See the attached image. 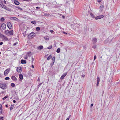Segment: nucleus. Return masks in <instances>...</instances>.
I'll return each instance as SVG.
<instances>
[{
	"label": "nucleus",
	"instance_id": "obj_1",
	"mask_svg": "<svg viewBox=\"0 0 120 120\" xmlns=\"http://www.w3.org/2000/svg\"><path fill=\"white\" fill-rule=\"evenodd\" d=\"M7 88V85L5 83H0V88L1 89L4 90Z\"/></svg>",
	"mask_w": 120,
	"mask_h": 120
},
{
	"label": "nucleus",
	"instance_id": "obj_2",
	"mask_svg": "<svg viewBox=\"0 0 120 120\" xmlns=\"http://www.w3.org/2000/svg\"><path fill=\"white\" fill-rule=\"evenodd\" d=\"M0 38L6 40H8V38L6 37L4 35L2 34L0 32Z\"/></svg>",
	"mask_w": 120,
	"mask_h": 120
},
{
	"label": "nucleus",
	"instance_id": "obj_3",
	"mask_svg": "<svg viewBox=\"0 0 120 120\" xmlns=\"http://www.w3.org/2000/svg\"><path fill=\"white\" fill-rule=\"evenodd\" d=\"M7 26L8 27V28L10 29L12 27V24L10 22H8L7 23Z\"/></svg>",
	"mask_w": 120,
	"mask_h": 120
},
{
	"label": "nucleus",
	"instance_id": "obj_4",
	"mask_svg": "<svg viewBox=\"0 0 120 120\" xmlns=\"http://www.w3.org/2000/svg\"><path fill=\"white\" fill-rule=\"evenodd\" d=\"M17 71L18 72H21L22 71V69L21 67H18L17 69Z\"/></svg>",
	"mask_w": 120,
	"mask_h": 120
},
{
	"label": "nucleus",
	"instance_id": "obj_5",
	"mask_svg": "<svg viewBox=\"0 0 120 120\" xmlns=\"http://www.w3.org/2000/svg\"><path fill=\"white\" fill-rule=\"evenodd\" d=\"M104 17V16L103 15H99L96 17L95 18V19L96 20H98Z\"/></svg>",
	"mask_w": 120,
	"mask_h": 120
},
{
	"label": "nucleus",
	"instance_id": "obj_6",
	"mask_svg": "<svg viewBox=\"0 0 120 120\" xmlns=\"http://www.w3.org/2000/svg\"><path fill=\"white\" fill-rule=\"evenodd\" d=\"M10 71V69L8 68L4 72V74L5 75H7L9 73Z\"/></svg>",
	"mask_w": 120,
	"mask_h": 120
},
{
	"label": "nucleus",
	"instance_id": "obj_7",
	"mask_svg": "<svg viewBox=\"0 0 120 120\" xmlns=\"http://www.w3.org/2000/svg\"><path fill=\"white\" fill-rule=\"evenodd\" d=\"M1 27L3 30H4L6 28V25L4 23H3L1 25Z\"/></svg>",
	"mask_w": 120,
	"mask_h": 120
},
{
	"label": "nucleus",
	"instance_id": "obj_8",
	"mask_svg": "<svg viewBox=\"0 0 120 120\" xmlns=\"http://www.w3.org/2000/svg\"><path fill=\"white\" fill-rule=\"evenodd\" d=\"M67 74V73H66L63 74L60 78V79H62L64 78Z\"/></svg>",
	"mask_w": 120,
	"mask_h": 120
},
{
	"label": "nucleus",
	"instance_id": "obj_9",
	"mask_svg": "<svg viewBox=\"0 0 120 120\" xmlns=\"http://www.w3.org/2000/svg\"><path fill=\"white\" fill-rule=\"evenodd\" d=\"M10 19H11V20L16 21H18V19L16 17H11L10 18Z\"/></svg>",
	"mask_w": 120,
	"mask_h": 120
},
{
	"label": "nucleus",
	"instance_id": "obj_10",
	"mask_svg": "<svg viewBox=\"0 0 120 120\" xmlns=\"http://www.w3.org/2000/svg\"><path fill=\"white\" fill-rule=\"evenodd\" d=\"M35 33L34 32H32L30 33L28 35V36L30 37H31L33 36H34L35 35Z\"/></svg>",
	"mask_w": 120,
	"mask_h": 120
},
{
	"label": "nucleus",
	"instance_id": "obj_11",
	"mask_svg": "<svg viewBox=\"0 0 120 120\" xmlns=\"http://www.w3.org/2000/svg\"><path fill=\"white\" fill-rule=\"evenodd\" d=\"M11 79L14 81H16L17 80V79L15 76H12L11 77Z\"/></svg>",
	"mask_w": 120,
	"mask_h": 120
},
{
	"label": "nucleus",
	"instance_id": "obj_12",
	"mask_svg": "<svg viewBox=\"0 0 120 120\" xmlns=\"http://www.w3.org/2000/svg\"><path fill=\"white\" fill-rule=\"evenodd\" d=\"M19 77L20 79V81L22 80L23 79V76L21 74H19Z\"/></svg>",
	"mask_w": 120,
	"mask_h": 120
},
{
	"label": "nucleus",
	"instance_id": "obj_13",
	"mask_svg": "<svg viewBox=\"0 0 120 120\" xmlns=\"http://www.w3.org/2000/svg\"><path fill=\"white\" fill-rule=\"evenodd\" d=\"M55 57H53L52 60V63H51V65L52 66L53 65L54 63L55 62Z\"/></svg>",
	"mask_w": 120,
	"mask_h": 120
},
{
	"label": "nucleus",
	"instance_id": "obj_14",
	"mask_svg": "<svg viewBox=\"0 0 120 120\" xmlns=\"http://www.w3.org/2000/svg\"><path fill=\"white\" fill-rule=\"evenodd\" d=\"M93 43L94 44H95L97 42V39L96 38H94L92 40Z\"/></svg>",
	"mask_w": 120,
	"mask_h": 120
},
{
	"label": "nucleus",
	"instance_id": "obj_15",
	"mask_svg": "<svg viewBox=\"0 0 120 120\" xmlns=\"http://www.w3.org/2000/svg\"><path fill=\"white\" fill-rule=\"evenodd\" d=\"M9 34L10 35H12L13 34V30H11L10 31H9Z\"/></svg>",
	"mask_w": 120,
	"mask_h": 120
},
{
	"label": "nucleus",
	"instance_id": "obj_16",
	"mask_svg": "<svg viewBox=\"0 0 120 120\" xmlns=\"http://www.w3.org/2000/svg\"><path fill=\"white\" fill-rule=\"evenodd\" d=\"M21 62L22 64H26V60L22 59L21 60Z\"/></svg>",
	"mask_w": 120,
	"mask_h": 120
},
{
	"label": "nucleus",
	"instance_id": "obj_17",
	"mask_svg": "<svg viewBox=\"0 0 120 120\" xmlns=\"http://www.w3.org/2000/svg\"><path fill=\"white\" fill-rule=\"evenodd\" d=\"M43 46H42L41 45L38 47V49L40 50H41L43 48Z\"/></svg>",
	"mask_w": 120,
	"mask_h": 120
},
{
	"label": "nucleus",
	"instance_id": "obj_18",
	"mask_svg": "<svg viewBox=\"0 0 120 120\" xmlns=\"http://www.w3.org/2000/svg\"><path fill=\"white\" fill-rule=\"evenodd\" d=\"M14 3L16 5H18L19 4V3L16 0H15Z\"/></svg>",
	"mask_w": 120,
	"mask_h": 120
},
{
	"label": "nucleus",
	"instance_id": "obj_19",
	"mask_svg": "<svg viewBox=\"0 0 120 120\" xmlns=\"http://www.w3.org/2000/svg\"><path fill=\"white\" fill-rule=\"evenodd\" d=\"M49 38V37L48 36H46L44 37V39L46 40H48Z\"/></svg>",
	"mask_w": 120,
	"mask_h": 120
},
{
	"label": "nucleus",
	"instance_id": "obj_20",
	"mask_svg": "<svg viewBox=\"0 0 120 120\" xmlns=\"http://www.w3.org/2000/svg\"><path fill=\"white\" fill-rule=\"evenodd\" d=\"M2 110V105H0V113H1Z\"/></svg>",
	"mask_w": 120,
	"mask_h": 120
},
{
	"label": "nucleus",
	"instance_id": "obj_21",
	"mask_svg": "<svg viewBox=\"0 0 120 120\" xmlns=\"http://www.w3.org/2000/svg\"><path fill=\"white\" fill-rule=\"evenodd\" d=\"M0 6L1 7H2L3 8H4L6 6H5V5H4L3 4V3H2V4L0 5Z\"/></svg>",
	"mask_w": 120,
	"mask_h": 120
},
{
	"label": "nucleus",
	"instance_id": "obj_22",
	"mask_svg": "<svg viewBox=\"0 0 120 120\" xmlns=\"http://www.w3.org/2000/svg\"><path fill=\"white\" fill-rule=\"evenodd\" d=\"M60 49L59 48H58L56 50V52L57 53H59L60 52Z\"/></svg>",
	"mask_w": 120,
	"mask_h": 120
},
{
	"label": "nucleus",
	"instance_id": "obj_23",
	"mask_svg": "<svg viewBox=\"0 0 120 120\" xmlns=\"http://www.w3.org/2000/svg\"><path fill=\"white\" fill-rule=\"evenodd\" d=\"M103 5H101L100 6V9H101L102 10L103 9Z\"/></svg>",
	"mask_w": 120,
	"mask_h": 120
},
{
	"label": "nucleus",
	"instance_id": "obj_24",
	"mask_svg": "<svg viewBox=\"0 0 120 120\" xmlns=\"http://www.w3.org/2000/svg\"><path fill=\"white\" fill-rule=\"evenodd\" d=\"M52 58V56L51 55H49L48 57L47 58L48 60H49Z\"/></svg>",
	"mask_w": 120,
	"mask_h": 120
},
{
	"label": "nucleus",
	"instance_id": "obj_25",
	"mask_svg": "<svg viewBox=\"0 0 120 120\" xmlns=\"http://www.w3.org/2000/svg\"><path fill=\"white\" fill-rule=\"evenodd\" d=\"M40 29V28L39 27H37L36 29V30L37 31H39Z\"/></svg>",
	"mask_w": 120,
	"mask_h": 120
},
{
	"label": "nucleus",
	"instance_id": "obj_26",
	"mask_svg": "<svg viewBox=\"0 0 120 120\" xmlns=\"http://www.w3.org/2000/svg\"><path fill=\"white\" fill-rule=\"evenodd\" d=\"M97 82L99 83L100 82V78L99 77H98L97 79Z\"/></svg>",
	"mask_w": 120,
	"mask_h": 120
},
{
	"label": "nucleus",
	"instance_id": "obj_27",
	"mask_svg": "<svg viewBox=\"0 0 120 120\" xmlns=\"http://www.w3.org/2000/svg\"><path fill=\"white\" fill-rule=\"evenodd\" d=\"M9 30H7L5 32V34L6 35H8L9 34Z\"/></svg>",
	"mask_w": 120,
	"mask_h": 120
},
{
	"label": "nucleus",
	"instance_id": "obj_28",
	"mask_svg": "<svg viewBox=\"0 0 120 120\" xmlns=\"http://www.w3.org/2000/svg\"><path fill=\"white\" fill-rule=\"evenodd\" d=\"M4 17H2L1 18L0 21H1L3 22L4 20Z\"/></svg>",
	"mask_w": 120,
	"mask_h": 120
},
{
	"label": "nucleus",
	"instance_id": "obj_29",
	"mask_svg": "<svg viewBox=\"0 0 120 120\" xmlns=\"http://www.w3.org/2000/svg\"><path fill=\"white\" fill-rule=\"evenodd\" d=\"M24 58L25 59H27L28 58L27 55H26L24 56Z\"/></svg>",
	"mask_w": 120,
	"mask_h": 120
},
{
	"label": "nucleus",
	"instance_id": "obj_30",
	"mask_svg": "<svg viewBox=\"0 0 120 120\" xmlns=\"http://www.w3.org/2000/svg\"><path fill=\"white\" fill-rule=\"evenodd\" d=\"M14 107L13 105H11L10 107V110H11L13 109Z\"/></svg>",
	"mask_w": 120,
	"mask_h": 120
},
{
	"label": "nucleus",
	"instance_id": "obj_31",
	"mask_svg": "<svg viewBox=\"0 0 120 120\" xmlns=\"http://www.w3.org/2000/svg\"><path fill=\"white\" fill-rule=\"evenodd\" d=\"M52 45H50L48 47L47 49H50L52 48Z\"/></svg>",
	"mask_w": 120,
	"mask_h": 120
},
{
	"label": "nucleus",
	"instance_id": "obj_32",
	"mask_svg": "<svg viewBox=\"0 0 120 120\" xmlns=\"http://www.w3.org/2000/svg\"><path fill=\"white\" fill-rule=\"evenodd\" d=\"M31 22L32 23L34 24H35L36 23V22L35 21H32Z\"/></svg>",
	"mask_w": 120,
	"mask_h": 120
},
{
	"label": "nucleus",
	"instance_id": "obj_33",
	"mask_svg": "<svg viewBox=\"0 0 120 120\" xmlns=\"http://www.w3.org/2000/svg\"><path fill=\"white\" fill-rule=\"evenodd\" d=\"M4 9H6V10H9V8L7 7L6 6L5 7V8Z\"/></svg>",
	"mask_w": 120,
	"mask_h": 120
},
{
	"label": "nucleus",
	"instance_id": "obj_34",
	"mask_svg": "<svg viewBox=\"0 0 120 120\" xmlns=\"http://www.w3.org/2000/svg\"><path fill=\"white\" fill-rule=\"evenodd\" d=\"M90 15L93 18H94L95 17V16L92 13H91L90 14Z\"/></svg>",
	"mask_w": 120,
	"mask_h": 120
},
{
	"label": "nucleus",
	"instance_id": "obj_35",
	"mask_svg": "<svg viewBox=\"0 0 120 120\" xmlns=\"http://www.w3.org/2000/svg\"><path fill=\"white\" fill-rule=\"evenodd\" d=\"M11 86L12 87H14L15 86V84L14 83H12L11 84Z\"/></svg>",
	"mask_w": 120,
	"mask_h": 120
},
{
	"label": "nucleus",
	"instance_id": "obj_36",
	"mask_svg": "<svg viewBox=\"0 0 120 120\" xmlns=\"http://www.w3.org/2000/svg\"><path fill=\"white\" fill-rule=\"evenodd\" d=\"M10 79L9 78V77H7L5 78V79L6 80H8L9 79Z\"/></svg>",
	"mask_w": 120,
	"mask_h": 120
},
{
	"label": "nucleus",
	"instance_id": "obj_37",
	"mask_svg": "<svg viewBox=\"0 0 120 120\" xmlns=\"http://www.w3.org/2000/svg\"><path fill=\"white\" fill-rule=\"evenodd\" d=\"M13 98L15 99L16 100H19V98L18 97H16L15 98L14 97Z\"/></svg>",
	"mask_w": 120,
	"mask_h": 120
},
{
	"label": "nucleus",
	"instance_id": "obj_38",
	"mask_svg": "<svg viewBox=\"0 0 120 120\" xmlns=\"http://www.w3.org/2000/svg\"><path fill=\"white\" fill-rule=\"evenodd\" d=\"M7 96H5L4 98H2L3 100H5V99H6L7 98Z\"/></svg>",
	"mask_w": 120,
	"mask_h": 120
},
{
	"label": "nucleus",
	"instance_id": "obj_39",
	"mask_svg": "<svg viewBox=\"0 0 120 120\" xmlns=\"http://www.w3.org/2000/svg\"><path fill=\"white\" fill-rule=\"evenodd\" d=\"M17 8H18V9L20 10H22V8H21L19 6H18L17 7Z\"/></svg>",
	"mask_w": 120,
	"mask_h": 120
},
{
	"label": "nucleus",
	"instance_id": "obj_40",
	"mask_svg": "<svg viewBox=\"0 0 120 120\" xmlns=\"http://www.w3.org/2000/svg\"><path fill=\"white\" fill-rule=\"evenodd\" d=\"M3 3V2L1 0H0V5Z\"/></svg>",
	"mask_w": 120,
	"mask_h": 120
},
{
	"label": "nucleus",
	"instance_id": "obj_41",
	"mask_svg": "<svg viewBox=\"0 0 120 120\" xmlns=\"http://www.w3.org/2000/svg\"><path fill=\"white\" fill-rule=\"evenodd\" d=\"M96 47V45H94L92 46V48L94 49Z\"/></svg>",
	"mask_w": 120,
	"mask_h": 120
},
{
	"label": "nucleus",
	"instance_id": "obj_42",
	"mask_svg": "<svg viewBox=\"0 0 120 120\" xmlns=\"http://www.w3.org/2000/svg\"><path fill=\"white\" fill-rule=\"evenodd\" d=\"M31 52L29 51V52L27 53V55H31Z\"/></svg>",
	"mask_w": 120,
	"mask_h": 120
},
{
	"label": "nucleus",
	"instance_id": "obj_43",
	"mask_svg": "<svg viewBox=\"0 0 120 120\" xmlns=\"http://www.w3.org/2000/svg\"><path fill=\"white\" fill-rule=\"evenodd\" d=\"M96 58V55H95L94 56V60Z\"/></svg>",
	"mask_w": 120,
	"mask_h": 120
},
{
	"label": "nucleus",
	"instance_id": "obj_44",
	"mask_svg": "<svg viewBox=\"0 0 120 120\" xmlns=\"http://www.w3.org/2000/svg\"><path fill=\"white\" fill-rule=\"evenodd\" d=\"M23 35L24 37L26 36V34L25 33H23Z\"/></svg>",
	"mask_w": 120,
	"mask_h": 120
},
{
	"label": "nucleus",
	"instance_id": "obj_45",
	"mask_svg": "<svg viewBox=\"0 0 120 120\" xmlns=\"http://www.w3.org/2000/svg\"><path fill=\"white\" fill-rule=\"evenodd\" d=\"M44 15L45 16H48L49 15V14H44Z\"/></svg>",
	"mask_w": 120,
	"mask_h": 120
},
{
	"label": "nucleus",
	"instance_id": "obj_46",
	"mask_svg": "<svg viewBox=\"0 0 120 120\" xmlns=\"http://www.w3.org/2000/svg\"><path fill=\"white\" fill-rule=\"evenodd\" d=\"M31 58H32V62H33V61H34V58L33 57H31Z\"/></svg>",
	"mask_w": 120,
	"mask_h": 120
},
{
	"label": "nucleus",
	"instance_id": "obj_47",
	"mask_svg": "<svg viewBox=\"0 0 120 120\" xmlns=\"http://www.w3.org/2000/svg\"><path fill=\"white\" fill-rule=\"evenodd\" d=\"M3 1V3L5 4H6V2L5 0H4V1Z\"/></svg>",
	"mask_w": 120,
	"mask_h": 120
},
{
	"label": "nucleus",
	"instance_id": "obj_48",
	"mask_svg": "<svg viewBox=\"0 0 120 120\" xmlns=\"http://www.w3.org/2000/svg\"><path fill=\"white\" fill-rule=\"evenodd\" d=\"M0 120H3V118L2 117H0Z\"/></svg>",
	"mask_w": 120,
	"mask_h": 120
},
{
	"label": "nucleus",
	"instance_id": "obj_49",
	"mask_svg": "<svg viewBox=\"0 0 120 120\" xmlns=\"http://www.w3.org/2000/svg\"><path fill=\"white\" fill-rule=\"evenodd\" d=\"M102 0H98V3H100V2Z\"/></svg>",
	"mask_w": 120,
	"mask_h": 120
},
{
	"label": "nucleus",
	"instance_id": "obj_50",
	"mask_svg": "<svg viewBox=\"0 0 120 120\" xmlns=\"http://www.w3.org/2000/svg\"><path fill=\"white\" fill-rule=\"evenodd\" d=\"M13 102L14 103H15L16 102V101L15 100H13Z\"/></svg>",
	"mask_w": 120,
	"mask_h": 120
},
{
	"label": "nucleus",
	"instance_id": "obj_51",
	"mask_svg": "<svg viewBox=\"0 0 120 120\" xmlns=\"http://www.w3.org/2000/svg\"><path fill=\"white\" fill-rule=\"evenodd\" d=\"M50 31L51 33H53L54 32V31L53 30H50Z\"/></svg>",
	"mask_w": 120,
	"mask_h": 120
},
{
	"label": "nucleus",
	"instance_id": "obj_52",
	"mask_svg": "<svg viewBox=\"0 0 120 120\" xmlns=\"http://www.w3.org/2000/svg\"><path fill=\"white\" fill-rule=\"evenodd\" d=\"M36 8L37 9H39L40 8V7H37Z\"/></svg>",
	"mask_w": 120,
	"mask_h": 120
},
{
	"label": "nucleus",
	"instance_id": "obj_53",
	"mask_svg": "<svg viewBox=\"0 0 120 120\" xmlns=\"http://www.w3.org/2000/svg\"><path fill=\"white\" fill-rule=\"evenodd\" d=\"M99 83L97 82V84L96 85V86H98Z\"/></svg>",
	"mask_w": 120,
	"mask_h": 120
},
{
	"label": "nucleus",
	"instance_id": "obj_54",
	"mask_svg": "<svg viewBox=\"0 0 120 120\" xmlns=\"http://www.w3.org/2000/svg\"><path fill=\"white\" fill-rule=\"evenodd\" d=\"M17 43H14V44H13L14 46H15V45H16L17 44Z\"/></svg>",
	"mask_w": 120,
	"mask_h": 120
},
{
	"label": "nucleus",
	"instance_id": "obj_55",
	"mask_svg": "<svg viewBox=\"0 0 120 120\" xmlns=\"http://www.w3.org/2000/svg\"><path fill=\"white\" fill-rule=\"evenodd\" d=\"M3 43L2 42H0V45H2L3 44Z\"/></svg>",
	"mask_w": 120,
	"mask_h": 120
},
{
	"label": "nucleus",
	"instance_id": "obj_56",
	"mask_svg": "<svg viewBox=\"0 0 120 120\" xmlns=\"http://www.w3.org/2000/svg\"><path fill=\"white\" fill-rule=\"evenodd\" d=\"M81 76L82 77L84 78L85 77V75H82Z\"/></svg>",
	"mask_w": 120,
	"mask_h": 120
},
{
	"label": "nucleus",
	"instance_id": "obj_57",
	"mask_svg": "<svg viewBox=\"0 0 120 120\" xmlns=\"http://www.w3.org/2000/svg\"><path fill=\"white\" fill-rule=\"evenodd\" d=\"M28 55V57H30L31 56V55Z\"/></svg>",
	"mask_w": 120,
	"mask_h": 120
},
{
	"label": "nucleus",
	"instance_id": "obj_58",
	"mask_svg": "<svg viewBox=\"0 0 120 120\" xmlns=\"http://www.w3.org/2000/svg\"><path fill=\"white\" fill-rule=\"evenodd\" d=\"M71 115H70L68 118H69H69L71 117Z\"/></svg>",
	"mask_w": 120,
	"mask_h": 120
},
{
	"label": "nucleus",
	"instance_id": "obj_59",
	"mask_svg": "<svg viewBox=\"0 0 120 120\" xmlns=\"http://www.w3.org/2000/svg\"><path fill=\"white\" fill-rule=\"evenodd\" d=\"M63 33L64 34H66V35L67 34V33H66L64 32H63Z\"/></svg>",
	"mask_w": 120,
	"mask_h": 120
},
{
	"label": "nucleus",
	"instance_id": "obj_60",
	"mask_svg": "<svg viewBox=\"0 0 120 120\" xmlns=\"http://www.w3.org/2000/svg\"><path fill=\"white\" fill-rule=\"evenodd\" d=\"M93 104H91V106L92 107L93 106Z\"/></svg>",
	"mask_w": 120,
	"mask_h": 120
},
{
	"label": "nucleus",
	"instance_id": "obj_61",
	"mask_svg": "<svg viewBox=\"0 0 120 120\" xmlns=\"http://www.w3.org/2000/svg\"><path fill=\"white\" fill-rule=\"evenodd\" d=\"M31 67H32V68H34V65H32Z\"/></svg>",
	"mask_w": 120,
	"mask_h": 120
},
{
	"label": "nucleus",
	"instance_id": "obj_62",
	"mask_svg": "<svg viewBox=\"0 0 120 120\" xmlns=\"http://www.w3.org/2000/svg\"><path fill=\"white\" fill-rule=\"evenodd\" d=\"M69 118H67L66 120H69Z\"/></svg>",
	"mask_w": 120,
	"mask_h": 120
},
{
	"label": "nucleus",
	"instance_id": "obj_63",
	"mask_svg": "<svg viewBox=\"0 0 120 120\" xmlns=\"http://www.w3.org/2000/svg\"><path fill=\"white\" fill-rule=\"evenodd\" d=\"M62 17L63 18H65V16H62Z\"/></svg>",
	"mask_w": 120,
	"mask_h": 120
},
{
	"label": "nucleus",
	"instance_id": "obj_64",
	"mask_svg": "<svg viewBox=\"0 0 120 120\" xmlns=\"http://www.w3.org/2000/svg\"><path fill=\"white\" fill-rule=\"evenodd\" d=\"M5 107H8V105H5Z\"/></svg>",
	"mask_w": 120,
	"mask_h": 120
}]
</instances>
